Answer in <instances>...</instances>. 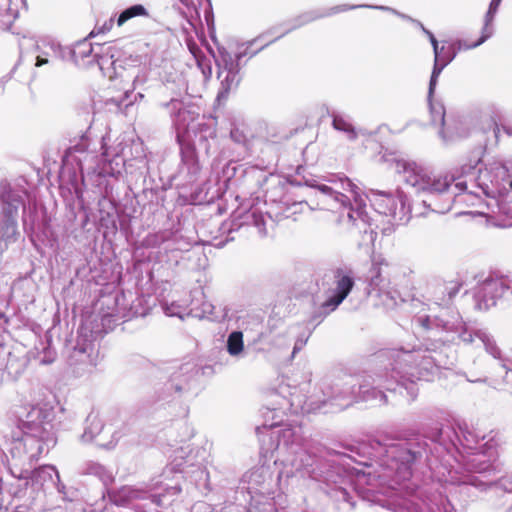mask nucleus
Masks as SVG:
<instances>
[{"label":"nucleus","instance_id":"f257e3e1","mask_svg":"<svg viewBox=\"0 0 512 512\" xmlns=\"http://www.w3.org/2000/svg\"><path fill=\"white\" fill-rule=\"evenodd\" d=\"M423 327L430 330L434 342L425 349L401 347L389 352L390 375H378L375 382L379 387L390 391L404 388L411 400L417 397L416 380H430L439 368L453 365V350L448 345L457 340L465 344H473L477 340L494 358H500V350L493 337L485 330H472L458 312L444 311L430 318H419Z\"/></svg>","mask_w":512,"mask_h":512},{"label":"nucleus","instance_id":"f03ea898","mask_svg":"<svg viewBox=\"0 0 512 512\" xmlns=\"http://www.w3.org/2000/svg\"><path fill=\"white\" fill-rule=\"evenodd\" d=\"M309 186L318 190L319 200L327 209L336 211V222L343 230L363 234V244H373L377 235L366 210L367 199L376 212L390 217L393 225L408 222L413 210L417 216L424 215L416 206L413 209L410 207L402 191L397 190L393 194L372 190L369 197L343 174L331 175L325 179V183L313 180Z\"/></svg>","mask_w":512,"mask_h":512},{"label":"nucleus","instance_id":"7ed1b4c3","mask_svg":"<svg viewBox=\"0 0 512 512\" xmlns=\"http://www.w3.org/2000/svg\"><path fill=\"white\" fill-rule=\"evenodd\" d=\"M53 413L47 406L34 405L19 418L17 427L5 435L13 461L31 464L56 442L53 432Z\"/></svg>","mask_w":512,"mask_h":512},{"label":"nucleus","instance_id":"20e7f679","mask_svg":"<svg viewBox=\"0 0 512 512\" xmlns=\"http://www.w3.org/2000/svg\"><path fill=\"white\" fill-rule=\"evenodd\" d=\"M370 456L385 472L380 475L395 483L408 480L412 475V464L422 457L426 444L419 440H370Z\"/></svg>","mask_w":512,"mask_h":512},{"label":"nucleus","instance_id":"39448f33","mask_svg":"<svg viewBox=\"0 0 512 512\" xmlns=\"http://www.w3.org/2000/svg\"><path fill=\"white\" fill-rule=\"evenodd\" d=\"M393 166L406 184L414 187L419 192L422 191L428 194L429 198L422 200L424 207L437 213H445L450 210L451 197H447L443 204L435 202L433 198L437 195L443 196L448 192L451 184L456 181L454 176L432 174L417 163L403 159L395 160Z\"/></svg>","mask_w":512,"mask_h":512},{"label":"nucleus","instance_id":"423d86ee","mask_svg":"<svg viewBox=\"0 0 512 512\" xmlns=\"http://www.w3.org/2000/svg\"><path fill=\"white\" fill-rule=\"evenodd\" d=\"M271 436H277L275 450L282 456L281 462L291 469L285 473L287 476L310 466V455L302 448L303 437L300 426L285 424L279 430H273Z\"/></svg>","mask_w":512,"mask_h":512},{"label":"nucleus","instance_id":"0eeeda50","mask_svg":"<svg viewBox=\"0 0 512 512\" xmlns=\"http://www.w3.org/2000/svg\"><path fill=\"white\" fill-rule=\"evenodd\" d=\"M455 58V54L452 56L442 55L435 56L434 67L430 78L429 89H428V105L433 124H439L442 128L439 131V136L444 143H449L457 138L461 137L462 134L458 131L457 124L455 122L445 121V107L439 100L433 98V94L437 85L438 78L442 70Z\"/></svg>","mask_w":512,"mask_h":512},{"label":"nucleus","instance_id":"6e6552de","mask_svg":"<svg viewBox=\"0 0 512 512\" xmlns=\"http://www.w3.org/2000/svg\"><path fill=\"white\" fill-rule=\"evenodd\" d=\"M365 386H359L352 377L345 380H338L333 383L323 382L321 384L322 398L321 405L330 404L337 409H345L359 400H369L366 391L362 392Z\"/></svg>","mask_w":512,"mask_h":512},{"label":"nucleus","instance_id":"1a4fd4ad","mask_svg":"<svg viewBox=\"0 0 512 512\" xmlns=\"http://www.w3.org/2000/svg\"><path fill=\"white\" fill-rule=\"evenodd\" d=\"M247 54V48L244 51H238L234 55L225 48L218 49L216 65L218 68L217 77L220 80V89L217 98L226 99L231 91L237 89L240 83L239 61Z\"/></svg>","mask_w":512,"mask_h":512},{"label":"nucleus","instance_id":"9d476101","mask_svg":"<svg viewBox=\"0 0 512 512\" xmlns=\"http://www.w3.org/2000/svg\"><path fill=\"white\" fill-rule=\"evenodd\" d=\"M69 365L74 373L81 376L90 373L99 362V351L92 339V333L80 330L77 343L69 355Z\"/></svg>","mask_w":512,"mask_h":512},{"label":"nucleus","instance_id":"9b49d317","mask_svg":"<svg viewBox=\"0 0 512 512\" xmlns=\"http://www.w3.org/2000/svg\"><path fill=\"white\" fill-rule=\"evenodd\" d=\"M0 201L4 217L0 225V237L5 241L14 240L17 235L18 210L23 205L22 198L10 188L4 187Z\"/></svg>","mask_w":512,"mask_h":512},{"label":"nucleus","instance_id":"f8f14e48","mask_svg":"<svg viewBox=\"0 0 512 512\" xmlns=\"http://www.w3.org/2000/svg\"><path fill=\"white\" fill-rule=\"evenodd\" d=\"M508 291L512 294V279L508 280L502 277L487 278L478 285L475 292L478 308L489 309Z\"/></svg>","mask_w":512,"mask_h":512},{"label":"nucleus","instance_id":"ddd939ff","mask_svg":"<svg viewBox=\"0 0 512 512\" xmlns=\"http://www.w3.org/2000/svg\"><path fill=\"white\" fill-rule=\"evenodd\" d=\"M356 8H374V9H380L385 11H390L399 17H401L404 20L411 21L417 25V20L412 19L410 16L402 14L400 12H397L396 10L387 7V6H371V5H340L335 6L327 10L326 12H319V11H309L305 12L301 15H299L297 18L294 19L293 24L289 30L299 28L307 23H310L314 20H317L322 17L330 16L339 12L356 9Z\"/></svg>","mask_w":512,"mask_h":512},{"label":"nucleus","instance_id":"4468645a","mask_svg":"<svg viewBox=\"0 0 512 512\" xmlns=\"http://www.w3.org/2000/svg\"><path fill=\"white\" fill-rule=\"evenodd\" d=\"M356 8H374V9H380L385 11H390L399 17H401L404 20L411 21L417 25V20L412 19L410 16L402 14L400 12H397L396 10L387 7V6H371V5H340L335 6L327 10L326 12H319V11H309L305 12L301 15H299L297 18L294 19L293 24L289 30L299 28L307 23H310L314 20H317L322 17L330 16L339 12L356 9Z\"/></svg>","mask_w":512,"mask_h":512},{"label":"nucleus","instance_id":"2eb2a0df","mask_svg":"<svg viewBox=\"0 0 512 512\" xmlns=\"http://www.w3.org/2000/svg\"><path fill=\"white\" fill-rule=\"evenodd\" d=\"M356 8H374V9H380L385 11H390L399 17H401L404 20L411 21L417 25V20L412 19L410 16L402 14L400 12H397L396 10L387 7V6H371V5H340L335 6L327 10L326 12H319V11H309L305 12L301 15H299L297 18L294 19L293 24L289 30L299 28L307 23H310L314 20H317L322 17L330 16L339 12L356 9Z\"/></svg>","mask_w":512,"mask_h":512},{"label":"nucleus","instance_id":"dca6fc26","mask_svg":"<svg viewBox=\"0 0 512 512\" xmlns=\"http://www.w3.org/2000/svg\"><path fill=\"white\" fill-rule=\"evenodd\" d=\"M392 270H394L393 265H391L385 258H375L370 269L369 286L373 290H377L379 295H384L391 301H394L389 291Z\"/></svg>","mask_w":512,"mask_h":512},{"label":"nucleus","instance_id":"f3484780","mask_svg":"<svg viewBox=\"0 0 512 512\" xmlns=\"http://www.w3.org/2000/svg\"><path fill=\"white\" fill-rule=\"evenodd\" d=\"M102 432H108L107 429H104V424L98 414L90 413L85 421L84 432L81 435L80 439L83 443H91L97 440V444L101 447L111 449L113 448L118 440V433H112V439L110 441H105L103 437L97 439V437L101 436Z\"/></svg>","mask_w":512,"mask_h":512},{"label":"nucleus","instance_id":"a211bd4d","mask_svg":"<svg viewBox=\"0 0 512 512\" xmlns=\"http://www.w3.org/2000/svg\"><path fill=\"white\" fill-rule=\"evenodd\" d=\"M335 289L334 294L323 304L324 308L330 311L335 310L348 296L354 286L353 274L351 271L338 268L334 271Z\"/></svg>","mask_w":512,"mask_h":512},{"label":"nucleus","instance_id":"6ab92c4d","mask_svg":"<svg viewBox=\"0 0 512 512\" xmlns=\"http://www.w3.org/2000/svg\"><path fill=\"white\" fill-rule=\"evenodd\" d=\"M15 465H19L22 467V471L20 474V478H28L30 477L34 482L40 483L44 485L47 482H51L57 486L59 492L62 491L64 485L60 483V476L57 469L52 465H44L39 467L38 469L32 470L33 465L36 461H33L31 464H19L16 461Z\"/></svg>","mask_w":512,"mask_h":512},{"label":"nucleus","instance_id":"aec40b11","mask_svg":"<svg viewBox=\"0 0 512 512\" xmlns=\"http://www.w3.org/2000/svg\"><path fill=\"white\" fill-rule=\"evenodd\" d=\"M502 0H491L488 10L484 15L481 37L473 44L465 46V49H472L480 46L494 34V20Z\"/></svg>","mask_w":512,"mask_h":512},{"label":"nucleus","instance_id":"412c9836","mask_svg":"<svg viewBox=\"0 0 512 512\" xmlns=\"http://www.w3.org/2000/svg\"><path fill=\"white\" fill-rule=\"evenodd\" d=\"M168 107L171 110H176L177 114L174 116V123L178 129H182L184 131H189L193 129V122L198 118L199 114L189 108L183 106V104L178 100H172Z\"/></svg>","mask_w":512,"mask_h":512},{"label":"nucleus","instance_id":"4be33fe9","mask_svg":"<svg viewBox=\"0 0 512 512\" xmlns=\"http://www.w3.org/2000/svg\"><path fill=\"white\" fill-rule=\"evenodd\" d=\"M36 51L38 52L36 56V66L47 64L49 58L64 59L66 57V49L53 42H43L42 45L38 44Z\"/></svg>","mask_w":512,"mask_h":512},{"label":"nucleus","instance_id":"5701e85b","mask_svg":"<svg viewBox=\"0 0 512 512\" xmlns=\"http://www.w3.org/2000/svg\"><path fill=\"white\" fill-rule=\"evenodd\" d=\"M467 469L475 474L483 475L484 477L494 474L495 468L490 460L484 459L483 453H476L467 460Z\"/></svg>","mask_w":512,"mask_h":512},{"label":"nucleus","instance_id":"b1692460","mask_svg":"<svg viewBox=\"0 0 512 512\" xmlns=\"http://www.w3.org/2000/svg\"><path fill=\"white\" fill-rule=\"evenodd\" d=\"M496 487L503 490L501 501L495 507L503 512L512 511V473L503 476L496 484Z\"/></svg>","mask_w":512,"mask_h":512},{"label":"nucleus","instance_id":"393cba45","mask_svg":"<svg viewBox=\"0 0 512 512\" xmlns=\"http://www.w3.org/2000/svg\"><path fill=\"white\" fill-rule=\"evenodd\" d=\"M113 48L108 46L105 50L102 51V55H100L97 59L100 70L103 72L104 76H107L110 79L117 77L116 72V60L114 59Z\"/></svg>","mask_w":512,"mask_h":512},{"label":"nucleus","instance_id":"a878e982","mask_svg":"<svg viewBox=\"0 0 512 512\" xmlns=\"http://www.w3.org/2000/svg\"><path fill=\"white\" fill-rule=\"evenodd\" d=\"M267 220H271V217L266 214H263L257 208L250 209L245 215L246 223L252 224L254 227H256L258 234L260 236L267 235V230H266Z\"/></svg>","mask_w":512,"mask_h":512},{"label":"nucleus","instance_id":"bb28decb","mask_svg":"<svg viewBox=\"0 0 512 512\" xmlns=\"http://www.w3.org/2000/svg\"><path fill=\"white\" fill-rule=\"evenodd\" d=\"M226 349L230 356L240 358L244 354L243 333L241 331H232L226 341Z\"/></svg>","mask_w":512,"mask_h":512},{"label":"nucleus","instance_id":"cd10ccee","mask_svg":"<svg viewBox=\"0 0 512 512\" xmlns=\"http://www.w3.org/2000/svg\"><path fill=\"white\" fill-rule=\"evenodd\" d=\"M332 118V126L335 130L345 133L349 140L357 138V132L347 117L339 114H333Z\"/></svg>","mask_w":512,"mask_h":512},{"label":"nucleus","instance_id":"c85d7f7f","mask_svg":"<svg viewBox=\"0 0 512 512\" xmlns=\"http://www.w3.org/2000/svg\"><path fill=\"white\" fill-rule=\"evenodd\" d=\"M483 121L487 122L486 129H492L495 137H498L500 131L498 121L501 119V110L496 106H488L481 115Z\"/></svg>","mask_w":512,"mask_h":512},{"label":"nucleus","instance_id":"c756f323","mask_svg":"<svg viewBox=\"0 0 512 512\" xmlns=\"http://www.w3.org/2000/svg\"><path fill=\"white\" fill-rule=\"evenodd\" d=\"M92 52V44L87 40H83L77 43L72 49H66V53L71 55L73 61L77 64L79 63V61L85 60L86 58L91 56Z\"/></svg>","mask_w":512,"mask_h":512},{"label":"nucleus","instance_id":"7c9ffc66","mask_svg":"<svg viewBox=\"0 0 512 512\" xmlns=\"http://www.w3.org/2000/svg\"><path fill=\"white\" fill-rule=\"evenodd\" d=\"M138 16H149L147 9L141 4H136L123 10L117 19V25L120 27L128 20Z\"/></svg>","mask_w":512,"mask_h":512},{"label":"nucleus","instance_id":"2f4dec72","mask_svg":"<svg viewBox=\"0 0 512 512\" xmlns=\"http://www.w3.org/2000/svg\"><path fill=\"white\" fill-rule=\"evenodd\" d=\"M140 498H142V492L140 490L130 486H125L119 490L115 498V502L118 505H124L132 500Z\"/></svg>","mask_w":512,"mask_h":512},{"label":"nucleus","instance_id":"473e14b6","mask_svg":"<svg viewBox=\"0 0 512 512\" xmlns=\"http://www.w3.org/2000/svg\"><path fill=\"white\" fill-rule=\"evenodd\" d=\"M289 390L287 385L281 384L278 388V390L275 392V394L279 393L282 396V402L278 403L280 405V408H286V406H289L294 413L298 412V409L301 408L303 410V407L301 406L300 401L298 403L295 402L294 398H292V394L290 393L291 398H287L286 392Z\"/></svg>","mask_w":512,"mask_h":512},{"label":"nucleus","instance_id":"72a5a7b5","mask_svg":"<svg viewBox=\"0 0 512 512\" xmlns=\"http://www.w3.org/2000/svg\"><path fill=\"white\" fill-rule=\"evenodd\" d=\"M132 91L126 89L121 95L111 96L105 100L107 106L114 105L118 109L127 108L132 104V101H127Z\"/></svg>","mask_w":512,"mask_h":512},{"label":"nucleus","instance_id":"f704fd0d","mask_svg":"<svg viewBox=\"0 0 512 512\" xmlns=\"http://www.w3.org/2000/svg\"><path fill=\"white\" fill-rule=\"evenodd\" d=\"M359 386H365L362 392L366 391V395L370 398L369 400H365L366 402L377 401L379 403H386V395L381 390H378L376 387H370L366 383L359 384Z\"/></svg>","mask_w":512,"mask_h":512},{"label":"nucleus","instance_id":"c9c22d12","mask_svg":"<svg viewBox=\"0 0 512 512\" xmlns=\"http://www.w3.org/2000/svg\"><path fill=\"white\" fill-rule=\"evenodd\" d=\"M473 154H474V156H473V159L470 161V163L468 165L462 166V174H464V175L472 174V170L476 169L477 165L481 161V155H482L481 150L475 151Z\"/></svg>","mask_w":512,"mask_h":512},{"label":"nucleus","instance_id":"e433bc0d","mask_svg":"<svg viewBox=\"0 0 512 512\" xmlns=\"http://www.w3.org/2000/svg\"><path fill=\"white\" fill-rule=\"evenodd\" d=\"M163 310L167 316L183 318L184 309L175 303L164 304Z\"/></svg>","mask_w":512,"mask_h":512},{"label":"nucleus","instance_id":"4c0bfd02","mask_svg":"<svg viewBox=\"0 0 512 512\" xmlns=\"http://www.w3.org/2000/svg\"><path fill=\"white\" fill-rule=\"evenodd\" d=\"M465 484L472 485L478 489H486L488 482L480 479L477 475H469L466 477V479L463 481Z\"/></svg>","mask_w":512,"mask_h":512},{"label":"nucleus","instance_id":"58836bf2","mask_svg":"<svg viewBox=\"0 0 512 512\" xmlns=\"http://www.w3.org/2000/svg\"><path fill=\"white\" fill-rule=\"evenodd\" d=\"M417 26L420 27L421 30L428 36V38L433 46L434 56L438 57V55H442V53H440V51H439L438 41L435 38V36L433 35V33L431 31H429L428 29H426L421 22H417Z\"/></svg>","mask_w":512,"mask_h":512},{"label":"nucleus","instance_id":"ea45409f","mask_svg":"<svg viewBox=\"0 0 512 512\" xmlns=\"http://www.w3.org/2000/svg\"><path fill=\"white\" fill-rule=\"evenodd\" d=\"M166 240V233L161 232L153 235H149L146 239V245L148 246H159Z\"/></svg>","mask_w":512,"mask_h":512},{"label":"nucleus","instance_id":"a19ab883","mask_svg":"<svg viewBox=\"0 0 512 512\" xmlns=\"http://www.w3.org/2000/svg\"><path fill=\"white\" fill-rule=\"evenodd\" d=\"M129 77L132 78L133 86L135 87L137 84H142L146 81V73L144 69H138L137 74L129 73Z\"/></svg>","mask_w":512,"mask_h":512},{"label":"nucleus","instance_id":"79ce46f5","mask_svg":"<svg viewBox=\"0 0 512 512\" xmlns=\"http://www.w3.org/2000/svg\"><path fill=\"white\" fill-rule=\"evenodd\" d=\"M397 512H422L420 507L412 502H405L399 506Z\"/></svg>","mask_w":512,"mask_h":512},{"label":"nucleus","instance_id":"37998d69","mask_svg":"<svg viewBox=\"0 0 512 512\" xmlns=\"http://www.w3.org/2000/svg\"><path fill=\"white\" fill-rule=\"evenodd\" d=\"M464 437L468 443H479L480 440H484L486 438L485 435H478L473 431L467 430L464 434Z\"/></svg>","mask_w":512,"mask_h":512},{"label":"nucleus","instance_id":"c03bdc74","mask_svg":"<svg viewBox=\"0 0 512 512\" xmlns=\"http://www.w3.org/2000/svg\"><path fill=\"white\" fill-rule=\"evenodd\" d=\"M230 137L235 143H238V144L244 143V141H245L244 133L241 130H239L238 128H233L230 131Z\"/></svg>","mask_w":512,"mask_h":512},{"label":"nucleus","instance_id":"a18cd8bd","mask_svg":"<svg viewBox=\"0 0 512 512\" xmlns=\"http://www.w3.org/2000/svg\"><path fill=\"white\" fill-rule=\"evenodd\" d=\"M488 172H485L483 175H480L478 178V187L482 189L485 194H489V190L491 189L490 185L484 181L482 178L485 177Z\"/></svg>","mask_w":512,"mask_h":512},{"label":"nucleus","instance_id":"49530a36","mask_svg":"<svg viewBox=\"0 0 512 512\" xmlns=\"http://www.w3.org/2000/svg\"><path fill=\"white\" fill-rule=\"evenodd\" d=\"M103 153H102V157H103V160L106 161V162H109L110 165H112L113 162H115L116 166H119L120 165V162L118 160H121L119 158V156H116L115 159L111 160L109 157H110V154L108 152V149L107 148H104L103 147Z\"/></svg>","mask_w":512,"mask_h":512},{"label":"nucleus","instance_id":"de8ad7c7","mask_svg":"<svg viewBox=\"0 0 512 512\" xmlns=\"http://www.w3.org/2000/svg\"><path fill=\"white\" fill-rule=\"evenodd\" d=\"M439 51H440V53H442V57L452 56L453 54L456 55V52L453 51L452 47L445 49V47L443 46V47L439 48Z\"/></svg>","mask_w":512,"mask_h":512},{"label":"nucleus","instance_id":"09e8293b","mask_svg":"<svg viewBox=\"0 0 512 512\" xmlns=\"http://www.w3.org/2000/svg\"><path fill=\"white\" fill-rule=\"evenodd\" d=\"M503 368H505V369H506L505 377H504V381H505L507 384L512 385V369H507V368H506V366H503Z\"/></svg>","mask_w":512,"mask_h":512},{"label":"nucleus","instance_id":"8fccbe9b","mask_svg":"<svg viewBox=\"0 0 512 512\" xmlns=\"http://www.w3.org/2000/svg\"><path fill=\"white\" fill-rule=\"evenodd\" d=\"M455 188L458 189L459 191H465L467 190V182L459 180L455 183Z\"/></svg>","mask_w":512,"mask_h":512},{"label":"nucleus","instance_id":"3c124183","mask_svg":"<svg viewBox=\"0 0 512 512\" xmlns=\"http://www.w3.org/2000/svg\"><path fill=\"white\" fill-rule=\"evenodd\" d=\"M187 386H188L187 383H184L183 385L171 383V387H174L176 393H180V392L186 390Z\"/></svg>","mask_w":512,"mask_h":512},{"label":"nucleus","instance_id":"603ef678","mask_svg":"<svg viewBox=\"0 0 512 512\" xmlns=\"http://www.w3.org/2000/svg\"><path fill=\"white\" fill-rule=\"evenodd\" d=\"M305 345V341H297L294 345L292 356H294L297 351H299Z\"/></svg>","mask_w":512,"mask_h":512},{"label":"nucleus","instance_id":"864d4df0","mask_svg":"<svg viewBox=\"0 0 512 512\" xmlns=\"http://www.w3.org/2000/svg\"><path fill=\"white\" fill-rule=\"evenodd\" d=\"M490 183H491V186L492 187H495V188H500L501 187V183L500 181L498 180V178H493L490 180Z\"/></svg>","mask_w":512,"mask_h":512},{"label":"nucleus","instance_id":"5fc2aeb1","mask_svg":"<svg viewBox=\"0 0 512 512\" xmlns=\"http://www.w3.org/2000/svg\"><path fill=\"white\" fill-rule=\"evenodd\" d=\"M197 473L199 474L201 479L207 480L208 473L205 470L199 468L197 470Z\"/></svg>","mask_w":512,"mask_h":512},{"label":"nucleus","instance_id":"6e6d98bb","mask_svg":"<svg viewBox=\"0 0 512 512\" xmlns=\"http://www.w3.org/2000/svg\"><path fill=\"white\" fill-rule=\"evenodd\" d=\"M495 170H496L497 175H499V174L505 175L506 174V170L503 166H498L495 168Z\"/></svg>","mask_w":512,"mask_h":512},{"label":"nucleus","instance_id":"4d7b16f0","mask_svg":"<svg viewBox=\"0 0 512 512\" xmlns=\"http://www.w3.org/2000/svg\"><path fill=\"white\" fill-rule=\"evenodd\" d=\"M153 502H155L157 505H162V498L161 496H153Z\"/></svg>","mask_w":512,"mask_h":512},{"label":"nucleus","instance_id":"13d9d810","mask_svg":"<svg viewBox=\"0 0 512 512\" xmlns=\"http://www.w3.org/2000/svg\"><path fill=\"white\" fill-rule=\"evenodd\" d=\"M102 172H103V173H106V174H111V175H113V174H114V169H113V168H111V170H108V169H106V168H102Z\"/></svg>","mask_w":512,"mask_h":512},{"label":"nucleus","instance_id":"bf43d9fd","mask_svg":"<svg viewBox=\"0 0 512 512\" xmlns=\"http://www.w3.org/2000/svg\"><path fill=\"white\" fill-rule=\"evenodd\" d=\"M180 490L177 489L176 487H172L169 489V492H171L172 494H177Z\"/></svg>","mask_w":512,"mask_h":512},{"label":"nucleus","instance_id":"052dcab7","mask_svg":"<svg viewBox=\"0 0 512 512\" xmlns=\"http://www.w3.org/2000/svg\"><path fill=\"white\" fill-rule=\"evenodd\" d=\"M277 426H278L277 423H271L269 425V427L272 428V429L276 428Z\"/></svg>","mask_w":512,"mask_h":512},{"label":"nucleus","instance_id":"680f3d73","mask_svg":"<svg viewBox=\"0 0 512 512\" xmlns=\"http://www.w3.org/2000/svg\"><path fill=\"white\" fill-rule=\"evenodd\" d=\"M490 440H488L485 445H489V449L491 448V445L489 444Z\"/></svg>","mask_w":512,"mask_h":512},{"label":"nucleus","instance_id":"e2e57ef3","mask_svg":"<svg viewBox=\"0 0 512 512\" xmlns=\"http://www.w3.org/2000/svg\"><path fill=\"white\" fill-rule=\"evenodd\" d=\"M23 222H24V224H26V222H27V219H26V217H25V216H24V218H23Z\"/></svg>","mask_w":512,"mask_h":512},{"label":"nucleus","instance_id":"0e129e2a","mask_svg":"<svg viewBox=\"0 0 512 512\" xmlns=\"http://www.w3.org/2000/svg\"><path fill=\"white\" fill-rule=\"evenodd\" d=\"M509 185H510V187H512V180L509 181Z\"/></svg>","mask_w":512,"mask_h":512},{"label":"nucleus","instance_id":"69168bd1","mask_svg":"<svg viewBox=\"0 0 512 512\" xmlns=\"http://www.w3.org/2000/svg\"><path fill=\"white\" fill-rule=\"evenodd\" d=\"M17 512H20V511H17Z\"/></svg>","mask_w":512,"mask_h":512}]
</instances>
